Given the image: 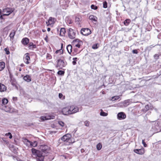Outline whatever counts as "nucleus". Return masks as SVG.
<instances>
[{
  "label": "nucleus",
  "mask_w": 161,
  "mask_h": 161,
  "mask_svg": "<svg viewBox=\"0 0 161 161\" xmlns=\"http://www.w3.org/2000/svg\"><path fill=\"white\" fill-rule=\"evenodd\" d=\"M71 135L70 134H66L61 138V140L66 143L67 145H69L70 144L75 142V139L71 137Z\"/></svg>",
  "instance_id": "1"
},
{
  "label": "nucleus",
  "mask_w": 161,
  "mask_h": 161,
  "mask_svg": "<svg viewBox=\"0 0 161 161\" xmlns=\"http://www.w3.org/2000/svg\"><path fill=\"white\" fill-rule=\"evenodd\" d=\"M56 63V67L60 69H62L63 67H65L67 64L63 58L58 59Z\"/></svg>",
  "instance_id": "2"
},
{
  "label": "nucleus",
  "mask_w": 161,
  "mask_h": 161,
  "mask_svg": "<svg viewBox=\"0 0 161 161\" xmlns=\"http://www.w3.org/2000/svg\"><path fill=\"white\" fill-rule=\"evenodd\" d=\"M13 12V10L10 8H6L3 9V14L1 15L0 18L3 19V16H8Z\"/></svg>",
  "instance_id": "3"
},
{
  "label": "nucleus",
  "mask_w": 161,
  "mask_h": 161,
  "mask_svg": "<svg viewBox=\"0 0 161 161\" xmlns=\"http://www.w3.org/2000/svg\"><path fill=\"white\" fill-rule=\"evenodd\" d=\"M68 34L69 37L71 39H73L75 37L76 33L74 30L71 28H69L68 30Z\"/></svg>",
  "instance_id": "4"
},
{
  "label": "nucleus",
  "mask_w": 161,
  "mask_h": 161,
  "mask_svg": "<svg viewBox=\"0 0 161 161\" xmlns=\"http://www.w3.org/2000/svg\"><path fill=\"white\" fill-rule=\"evenodd\" d=\"M40 149L42 152L47 153H48L50 150V147L46 145H41L40 147Z\"/></svg>",
  "instance_id": "5"
},
{
  "label": "nucleus",
  "mask_w": 161,
  "mask_h": 161,
  "mask_svg": "<svg viewBox=\"0 0 161 161\" xmlns=\"http://www.w3.org/2000/svg\"><path fill=\"white\" fill-rule=\"evenodd\" d=\"M81 33L84 36H87L90 34L91 33V30L88 28H82L81 29Z\"/></svg>",
  "instance_id": "6"
},
{
  "label": "nucleus",
  "mask_w": 161,
  "mask_h": 161,
  "mask_svg": "<svg viewBox=\"0 0 161 161\" xmlns=\"http://www.w3.org/2000/svg\"><path fill=\"white\" fill-rule=\"evenodd\" d=\"M7 112L12 113L14 112V109L9 106H4L1 108Z\"/></svg>",
  "instance_id": "7"
},
{
  "label": "nucleus",
  "mask_w": 161,
  "mask_h": 161,
  "mask_svg": "<svg viewBox=\"0 0 161 161\" xmlns=\"http://www.w3.org/2000/svg\"><path fill=\"white\" fill-rule=\"evenodd\" d=\"M31 151L33 156L35 158L41 156V152L35 148H32Z\"/></svg>",
  "instance_id": "8"
},
{
  "label": "nucleus",
  "mask_w": 161,
  "mask_h": 161,
  "mask_svg": "<svg viewBox=\"0 0 161 161\" xmlns=\"http://www.w3.org/2000/svg\"><path fill=\"white\" fill-rule=\"evenodd\" d=\"M70 114H75L79 111L78 108L74 106H71L69 107Z\"/></svg>",
  "instance_id": "9"
},
{
  "label": "nucleus",
  "mask_w": 161,
  "mask_h": 161,
  "mask_svg": "<svg viewBox=\"0 0 161 161\" xmlns=\"http://www.w3.org/2000/svg\"><path fill=\"white\" fill-rule=\"evenodd\" d=\"M24 62L26 64L30 63L29 61L30 60L29 54L28 53H25L24 57Z\"/></svg>",
  "instance_id": "10"
},
{
  "label": "nucleus",
  "mask_w": 161,
  "mask_h": 161,
  "mask_svg": "<svg viewBox=\"0 0 161 161\" xmlns=\"http://www.w3.org/2000/svg\"><path fill=\"white\" fill-rule=\"evenodd\" d=\"M117 118L119 120H122L124 119L126 117L125 114L123 112L119 113L117 115Z\"/></svg>",
  "instance_id": "11"
},
{
  "label": "nucleus",
  "mask_w": 161,
  "mask_h": 161,
  "mask_svg": "<svg viewBox=\"0 0 161 161\" xmlns=\"http://www.w3.org/2000/svg\"><path fill=\"white\" fill-rule=\"evenodd\" d=\"M70 112L69 108V107L64 108L62 111L63 114L64 115L70 114Z\"/></svg>",
  "instance_id": "12"
},
{
  "label": "nucleus",
  "mask_w": 161,
  "mask_h": 161,
  "mask_svg": "<svg viewBox=\"0 0 161 161\" xmlns=\"http://www.w3.org/2000/svg\"><path fill=\"white\" fill-rule=\"evenodd\" d=\"M55 18L50 17L48 21L46 22L47 26H48L50 25L53 24L55 22Z\"/></svg>",
  "instance_id": "13"
},
{
  "label": "nucleus",
  "mask_w": 161,
  "mask_h": 161,
  "mask_svg": "<svg viewBox=\"0 0 161 161\" xmlns=\"http://www.w3.org/2000/svg\"><path fill=\"white\" fill-rule=\"evenodd\" d=\"M134 152L139 154H143L144 153V148L140 149H136L134 150Z\"/></svg>",
  "instance_id": "14"
},
{
  "label": "nucleus",
  "mask_w": 161,
  "mask_h": 161,
  "mask_svg": "<svg viewBox=\"0 0 161 161\" xmlns=\"http://www.w3.org/2000/svg\"><path fill=\"white\" fill-rule=\"evenodd\" d=\"M29 39L25 37L23 38L21 41L22 44L25 46H26L29 43Z\"/></svg>",
  "instance_id": "15"
},
{
  "label": "nucleus",
  "mask_w": 161,
  "mask_h": 161,
  "mask_svg": "<svg viewBox=\"0 0 161 161\" xmlns=\"http://www.w3.org/2000/svg\"><path fill=\"white\" fill-rule=\"evenodd\" d=\"M22 139L23 142L27 146H30V145L31 144V141H29L28 139L25 138H23Z\"/></svg>",
  "instance_id": "16"
},
{
  "label": "nucleus",
  "mask_w": 161,
  "mask_h": 161,
  "mask_svg": "<svg viewBox=\"0 0 161 161\" xmlns=\"http://www.w3.org/2000/svg\"><path fill=\"white\" fill-rule=\"evenodd\" d=\"M75 42L76 43H77V44H75V46L78 48H80V46L82 44V41L78 39H76L75 40Z\"/></svg>",
  "instance_id": "17"
},
{
  "label": "nucleus",
  "mask_w": 161,
  "mask_h": 161,
  "mask_svg": "<svg viewBox=\"0 0 161 161\" xmlns=\"http://www.w3.org/2000/svg\"><path fill=\"white\" fill-rule=\"evenodd\" d=\"M6 87L3 84L0 83V92H3L6 90Z\"/></svg>",
  "instance_id": "18"
},
{
  "label": "nucleus",
  "mask_w": 161,
  "mask_h": 161,
  "mask_svg": "<svg viewBox=\"0 0 161 161\" xmlns=\"http://www.w3.org/2000/svg\"><path fill=\"white\" fill-rule=\"evenodd\" d=\"M23 79L25 81L27 82H29L31 81V76L27 75H26L24 77Z\"/></svg>",
  "instance_id": "19"
},
{
  "label": "nucleus",
  "mask_w": 161,
  "mask_h": 161,
  "mask_svg": "<svg viewBox=\"0 0 161 161\" xmlns=\"http://www.w3.org/2000/svg\"><path fill=\"white\" fill-rule=\"evenodd\" d=\"M8 102V99L5 98L2 99V107L5 106V105L7 104Z\"/></svg>",
  "instance_id": "20"
},
{
  "label": "nucleus",
  "mask_w": 161,
  "mask_h": 161,
  "mask_svg": "<svg viewBox=\"0 0 161 161\" xmlns=\"http://www.w3.org/2000/svg\"><path fill=\"white\" fill-rule=\"evenodd\" d=\"M36 47V46L35 44H34L32 42H29L28 44V48L29 49L33 50L34 48Z\"/></svg>",
  "instance_id": "21"
},
{
  "label": "nucleus",
  "mask_w": 161,
  "mask_h": 161,
  "mask_svg": "<svg viewBox=\"0 0 161 161\" xmlns=\"http://www.w3.org/2000/svg\"><path fill=\"white\" fill-rule=\"evenodd\" d=\"M89 19L92 21H97V18L96 16L92 15H90L89 17Z\"/></svg>",
  "instance_id": "22"
},
{
  "label": "nucleus",
  "mask_w": 161,
  "mask_h": 161,
  "mask_svg": "<svg viewBox=\"0 0 161 161\" xmlns=\"http://www.w3.org/2000/svg\"><path fill=\"white\" fill-rule=\"evenodd\" d=\"M10 82L11 84L13 86H15L16 85V80L13 77H10Z\"/></svg>",
  "instance_id": "23"
},
{
  "label": "nucleus",
  "mask_w": 161,
  "mask_h": 161,
  "mask_svg": "<svg viewBox=\"0 0 161 161\" xmlns=\"http://www.w3.org/2000/svg\"><path fill=\"white\" fill-rule=\"evenodd\" d=\"M15 34V31L14 30H12L9 35V37H10L11 40L13 39Z\"/></svg>",
  "instance_id": "24"
},
{
  "label": "nucleus",
  "mask_w": 161,
  "mask_h": 161,
  "mask_svg": "<svg viewBox=\"0 0 161 161\" xmlns=\"http://www.w3.org/2000/svg\"><path fill=\"white\" fill-rule=\"evenodd\" d=\"M65 32L66 31L65 28H61L60 30V35L62 36H64L65 33Z\"/></svg>",
  "instance_id": "25"
},
{
  "label": "nucleus",
  "mask_w": 161,
  "mask_h": 161,
  "mask_svg": "<svg viewBox=\"0 0 161 161\" xmlns=\"http://www.w3.org/2000/svg\"><path fill=\"white\" fill-rule=\"evenodd\" d=\"M67 49L68 52L70 54L72 52V46L71 45H68L66 47Z\"/></svg>",
  "instance_id": "26"
},
{
  "label": "nucleus",
  "mask_w": 161,
  "mask_h": 161,
  "mask_svg": "<svg viewBox=\"0 0 161 161\" xmlns=\"http://www.w3.org/2000/svg\"><path fill=\"white\" fill-rule=\"evenodd\" d=\"M5 66V64L4 62H0V71L3 69Z\"/></svg>",
  "instance_id": "27"
},
{
  "label": "nucleus",
  "mask_w": 161,
  "mask_h": 161,
  "mask_svg": "<svg viewBox=\"0 0 161 161\" xmlns=\"http://www.w3.org/2000/svg\"><path fill=\"white\" fill-rule=\"evenodd\" d=\"M130 22L131 20L130 19H127L124 21V23L125 25L128 26L130 23Z\"/></svg>",
  "instance_id": "28"
},
{
  "label": "nucleus",
  "mask_w": 161,
  "mask_h": 161,
  "mask_svg": "<svg viewBox=\"0 0 161 161\" xmlns=\"http://www.w3.org/2000/svg\"><path fill=\"white\" fill-rule=\"evenodd\" d=\"M53 118L51 117H49V118L47 116H41V119L42 120H47L48 119H53Z\"/></svg>",
  "instance_id": "29"
},
{
  "label": "nucleus",
  "mask_w": 161,
  "mask_h": 161,
  "mask_svg": "<svg viewBox=\"0 0 161 161\" xmlns=\"http://www.w3.org/2000/svg\"><path fill=\"white\" fill-rule=\"evenodd\" d=\"M31 144L30 145V146L33 147H36L37 146V143L36 141H34L33 142H31Z\"/></svg>",
  "instance_id": "30"
},
{
  "label": "nucleus",
  "mask_w": 161,
  "mask_h": 161,
  "mask_svg": "<svg viewBox=\"0 0 161 161\" xmlns=\"http://www.w3.org/2000/svg\"><path fill=\"white\" fill-rule=\"evenodd\" d=\"M38 157L37 161H44V159L45 158V157H43L41 153V156H37Z\"/></svg>",
  "instance_id": "31"
},
{
  "label": "nucleus",
  "mask_w": 161,
  "mask_h": 161,
  "mask_svg": "<svg viewBox=\"0 0 161 161\" xmlns=\"http://www.w3.org/2000/svg\"><path fill=\"white\" fill-rule=\"evenodd\" d=\"M119 96H116L112 97L111 100L112 101H115L119 99Z\"/></svg>",
  "instance_id": "32"
},
{
  "label": "nucleus",
  "mask_w": 161,
  "mask_h": 161,
  "mask_svg": "<svg viewBox=\"0 0 161 161\" xmlns=\"http://www.w3.org/2000/svg\"><path fill=\"white\" fill-rule=\"evenodd\" d=\"M100 115L102 116H106L108 115V114L103 112V110L101 109V112L100 113Z\"/></svg>",
  "instance_id": "33"
},
{
  "label": "nucleus",
  "mask_w": 161,
  "mask_h": 161,
  "mask_svg": "<svg viewBox=\"0 0 161 161\" xmlns=\"http://www.w3.org/2000/svg\"><path fill=\"white\" fill-rule=\"evenodd\" d=\"M102 147V144L99 143H98L97 145V148L98 150H100Z\"/></svg>",
  "instance_id": "34"
},
{
  "label": "nucleus",
  "mask_w": 161,
  "mask_h": 161,
  "mask_svg": "<svg viewBox=\"0 0 161 161\" xmlns=\"http://www.w3.org/2000/svg\"><path fill=\"white\" fill-rule=\"evenodd\" d=\"M77 58H73V61L72 62V64L74 65H75L76 64V61H77Z\"/></svg>",
  "instance_id": "35"
},
{
  "label": "nucleus",
  "mask_w": 161,
  "mask_h": 161,
  "mask_svg": "<svg viewBox=\"0 0 161 161\" xmlns=\"http://www.w3.org/2000/svg\"><path fill=\"white\" fill-rule=\"evenodd\" d=\"M80 18L79 17H76L75 19V21L77 24H79V22L80 21Z\"/></svg>",
  "instance_id": "36"
},
{
  "label": "nucleus",
  "mask_w": 161,
  "mask_h": 161,
  "mask_svg": "<svg viewBox=\"0 0 161 161\" xmlns=\"http://www.w3.org/2000/svg\"><path fill=\"white\" fill-rule=\"evenodd\" d=\"M5 136H9V138L10 139H11L12 138V136L11 134V133L10 132H8L7 133H6L5 134Z\"/></svg>",
  "instance_id": "37"
},
{
  "label": "nucleus",
  "mask_w": 161,
  "mask_h": 161,
  "mask_svg": "<svg viewBox=\"0 0 161 161\" xmlns=\"http://www.w3.org/2000/svg\"><path fill=\"white\" fill-rule=\"evenodd\" d=\"M84 123L85 126L88 127L89 125L90 122L86 120L84 122Z\"/></svg>",
  "instance_id": "38"
},
{
  "label": "nucleus",
  "mask_w": 161,
  "mask_h": 161,
  "mask_svg": "<svg viewBox=\"0 0 161 161\" xmlns=\"http://www.w3.org/2000/svg\"><path fill=\"white\" fill-rule=\"evenodd\" d=\"M91 8L92 9H93L94 10H96L97 9V6L93 4L91 5Z\"/></svg>",
  "instance_id": "39"
},
{
  "label": "nucleus",
  "mask_w": 161,
  "mask_h": 161,
  "mask_svg": "<svg viewBox=\"0 0 161 161\" xmlns=\"http://www.w3.org/2000/svg\"><path fill=\"white\" fill-rule=\"evenodd\" d=\"M64 73V71L62 70H59L58 72V74L59 75H63Z\"/></svg>",
  "instance_id": "40"
},
{
  "label": "nucleus",
  "mask_w": 161,
  "mask_h": 161,
  "mask_svg": "<svg viewBox=\"0 0 161 161\" xmlns=\"http://www.w3.org/2000/svg\"><path fill=\"white\" fill-rule=\"evenodd\" d=\"M46 58L48 59H51L52 58V56L50 54L47 53L46 56Z\"/></svg>",
  "instance_id": "41"
},
{
  "label": "nucleus",
  "mask_w": 161,
  "mask_h": 161,
  "mask_svg": "<svg viewBox=\"0 0 161 161\" xmlns=\"http://www.w3.org/2000/svg\"><path fill=\"white\" fill-rule=\"evenodd\" d=\"M107 7V3L106 1L103 2V7L106 8Z\"/></svg>",
  "instance_id": "42"
},
{
  "label": "nucleus",
  "mask_w": 161,
  "mask_h": 161,
  "mask_svg": "<svg viewBox=\"0 0 161 161\" xmlns=\"http://www.w3.org/2000/svg\"><path fill=\"white\" fill-rule=\"evenodd\" d=\"M4 50L7 54H9L10 53L8 49V48H5Z\"/></svg>",
  "instance_id": "43"
},
{
  "label": "nucleus",
  "mask_w": 161,
  "mask_h": 161,
  "mask_svg": "<svg viewBox=\"0 0 161 161\" xmlns=\"http://www.w3.org/2000/svg\"><path fill=\"white\" fill-rule=\"evenodd\" d=\"M58 124L60 125H61L62 127H63L64 126V122L62 121H59Z\"/></svg>",
  "instance_id": "44"
},
{
  "label": "nucleus",
  "mask_w": 161,
  "mask_h": 161,
  "mask_svg": "<svg viewBox=\"0 0 161 161\" xmlns=\"http://www.w3.org/2000/svg\"><path fill=\"white\" fill-rule=\"evenodd\" d=\"M97 44H94L92 46V48L93 49H96L97 48Z\"/></svg>",
  "instance_id": "45"
},
{
  "label": "nucleus",
  "mask_w": 161,
  "mask_h": 161,
  "mask_svg": "<svg viewBox=\"0 0 161 161\" xmlns=\"http://www.w3.org/2000/svg\"><path fill=\"white\" fill-rule=\"evenodd\" d=\"M142 143L143 144V145L144 147H146L147 146V145L146 143L145 142H144V140H142Z\"/></svg>",
  "instance_id": "46"
},
{
  "label": "nucleus",
  "mask_w": 161,
  "mask_h": 161,
  "mask_svg": "<svg viewBox=\"0 0 161 161\" xmlns=\"http://www.w3.org/2000/svg\"><path fill=\"white\" fill-rule=\"evenodd\" d=\"M149 105H147L145 107V110L146 111H147L149 109Z\"/></svg>",
  "instance_id": "47"
},
{
  "label": "nucleus",
  "mask_w": 161,
  "mask_h": 161,
  "mask_svg": "<svg viewBox=\"0 0 161 161\" xmlns=\"http://www.w3.org/2000/svg\"><path fill=\"white\" fill-rule=\"evenodd\" d=\"M132 52L133 53L137 54L138 53L137 50L136 49L133 50Z\"/></svg>",
  "instance_id": "48"
},
{
  "label": "nucleus",
  "mask_w": 161,
  "mask_h": 161,
  "mask_svg": "<svg viewBox=\"0 0 161 161\" xmlns=\"http://www.w3.org/2000/svg\"><path fill=\"white\" fill-rule=\"evenodd\" d=\"M59 52H60V53H63V51L62 50H57L56 52V53H58Z\"/></svg>",
  "instance_id": "49"
},
{
  "label": "nucleus",
  "mask_w": 161,
  "mask_h": 161,
  "mask_svg": "<svg viewBox=\"0 0 161 161\" xmlns=\"http://www.w3.org/2000/svg\"><path fill=\"white\" fill-rule=\"evenodd\" d=\"M154 57L155 59H157L158 58V54H155L154 55Z\"/></svg>",
  "instance_id": "50"
},
{
  "label": "nucleus",
  "mask_w": 161,
  "mask_h": 161,
  "mask_svg": "<svg viewBox=\"0 0 161 161\" xmlns=\"http://www.w3.org/2000/svg\"><path fill=\"white\" fill-rule=\"evenodd\" d=\"M63 96V95L62 93H59L58 94V97L60 98H61Z\"/></svg>",
  "instance_id": "51"
},
{
  "label": "nucleus",
  "mask_w": 161,
  "mask_h": 161,
  "mask_svg": "<svg viewBox=\"0 0 161 161\" xmlns=\"http://www.w3.org/2000/svg\"><path fill=\"white\" fill-rule=\"evenodd\" d=\"M81 153H83L85 152V150L83 149H81L80 150Z\"/></svg>",
  "instance_id": "52"
},
{
  "label": "nucleus",
  "mask_w": 161,
  "mask_h": 161,
  "mask_svg": "<svg viewBox=\"0 0 161 161\" xmlns=\"http://www.w3.org/2000/svg\"><path fill=\"white\" fill-rule=\"evenodd\" d=\"M2 41V38L1 37H0V45L1 44Z\"/></svg>",
  "instance_id": "53"
},
{
  "label": "nucleus",
  "mask_w": 161,
  "mask_h": 161,
  "mask_svg": "<svg viewBox=\"0 0 161 161\" xmlns=\"http://www.w3.org/2000/svg\"><path fill=\"white\" fill-rule=\"evenodd\" d=\"M50 28H48L47 29V31H50Z\"/></svg>",
  "instance_id": "54"
},
{
  "label": "nucleus",
  "mask_w": 161,
  "mask_h": 161,
  "mask_svg": "<svg viewBox=\"0 0 161 161\" xmlns=\"http://www.w3.org/2000/svg\"><path fill=\"white\" fill-rule=\"evenodd\" d=\"M63 44L61 43V49L63 48Z\"/></svg>",
  "instance_id": "55"
},
{
  "label": "nucleus",
  "mask_w": 161,
  "mask_h": 161,
  "mask_svg": "<svg viewBox=\"0 0 161 161\" xmlns=\"http://www.w3.org/2000/svg\"><path fill=\"white\" fill-rule=\"evenodd\" d=\"M2 12H1V10L0 9V15L1 14Z\"/></svg>",
  "instance_id": "56"
},
{
  "label": "nucleus",
  "mask_w": 161,
  "mask_h": 161,
  "mask_svg": "<svg viewBox=\"0 0 161 161\" xmlns=\"http://www.w3.org/2000/svg\"><path fill=\"white\" fill-rule=\"evenodd\" d=\"M45 40H46V41L47 40V39L46 38H45Z\"/></svg>",
  "instance_id": "57"
},
{
  "label": "nucleus",
  "mask_w": 161,
  "mask_h": 161,
  "mask_svg": "<svg viewBox=\"0 0 161 161\" xmlns=\"http://www.w3.org/2000/svg\"><path fill=\"white\" fill-rule=\"evenodd\" d=\"M23 64H21V66H23Z\"/></svg>",
  "instance_id": "58"
},
{
  "label": "nucleus",
  "mask_w": 161,
  "mask_h": 161,
  "mask_svg": "<svg viewBox=\"0 0 161 161\" xmlns=\"http://www.w3.org/2000/svg\"><path fill=\"white\" fill-rule=\"evenodd\" d=\"M4 139V138H2V139L3 140H4V139Z\"/></svg>",
  "instance_id": "59"
},
{
  "label": "nucleus",
  "mask_w": 161,
  "mask_h": 161,
  "mask_svg": "<svg viewBox=\"0 0 161 161\" xmlns=\"http://www.w3.org/2000/svg\"><path fill=\"white\" fill-rule=\"evenodd\" d=\"M4 139V138H2V139L3 140H4V139Z\"/></svg>",
  "instance_id": "60"
},
{
  "label": "nucleus",
  "mask_w": 161,
  "mask_h": 161,
  "mask_svg": "<svg viewBox=\"0 0 161 161\" xmlns=\"http://www.w3.org/2000/svg\"><path fill=\"white\" fill-rule=\"evenodd\" d=\"M21 69H19V70L20 71H21Z\"/></svg>",
  "instance_id": "61"
}]
</instances>
